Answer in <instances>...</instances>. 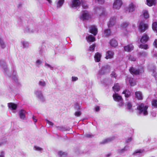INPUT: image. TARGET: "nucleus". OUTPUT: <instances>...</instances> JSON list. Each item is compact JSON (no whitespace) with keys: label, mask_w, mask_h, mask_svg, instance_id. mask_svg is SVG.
<instances>
[{"label":"nucleus","mask_w":157,"mask_h":157,"mask_svg":"<svg viewBox=\"0 0 157 157\" xmlns=\"http://www.w3.org/2000/svg\"><path fill=\"white\" fill-rule=\"evenodd\" d=\"M148 25L147 24L144 23L142 21L140 22L138 29L141 33L144 32L148 28Z\"/></svg>","instance_id":"nucleus-5"},{"label":"nucleus","mask_w":157,"mask_h":157,"mask_svg":"<svg viewBox=\"0 0 157 157\" xmlns=\"http://www.w3.org/2000/svg\"><path fill=\"white\" fill-rule=\"evenodd\" d=\"M129 82L131 86H134L136 84V83L133 81V78H131L129 80Z\"/></svg>","instance_id":"nucleus-32"},{"label":"nucleus","mask_w":157,"mask_h":157,"mask_svg":"<svg viewBox=\"0 0 157 157\" xmlns=\"http://www.w3.org/2000/svg\"><path fill=\"white\" fill-rule=\"evenodd\" d=\"M113 97L115 101L117 102L121 101L122 102L121 105V106L123 105V99L121 96L120 95L117 93H115L114 94H113Z\"/></svg>","instance_id":"nucleus-6"},{"label":"nucleus","mask_w":157,"mask_h":157,"mask_svg":"<svg viewBox=\"0 0 157 157\" xmlns=\"http://www.w3.org/2000/svg\"><path fill=\"white\" fill-rule=\"evenodd\" d=\"M112 89L114 92L116 93V92H118L120 90L121 87L118 83H115L113 86Z\"/></svg>","instance_id":"nucleus-15"},{"label":"nucleus","mask_w":157,"mask_h":157,"mask_svg":"<svg viewBox=\"0 0 157 157\" xmlns=\"http://www.w3.org/2000/svg\"><path fill=\"white\" fill-rule=\"evenodd\" d=\"M100 9H98V8H97V10H100Z\"/></svg>","instance_id":"nucleus-57"},{"label":"nucleus","mask_w":157,"mask_h":157,"mask_svg":"<svg viewBox=\"0 0 157 157\" xmlns=\"http://www.w3.org/2000/svg\"><path fill=\"white\" fill-rule=\"evenodd\" d=\"M152 28L153 30L157 33V22H154L152 24Z\"/></svg>","instance_id":"nucleus-25"},{"label":"nucleus","mask_w":157,"mask_h":157,"mask_svg":"<svg viewBox=\"0 0 157 157\" xmlns=\"http://www.w3.org/2000/svg\"><path fill=\"white\" fill-rule=\"evenodd\" d=\"M36 63L37 64L39 65L41 63V62L40 59H37L36 61Z\"/></svg>","instance_id":"nucleus-49"},{"label":"nucleus","mask_w":157,"mask_h":157,"mask_svg":"<svg viewBox=\"0 0 157 157\" xmlns=\"http://www.w3.org/2000/svg\"><path fill=\"white\" fill-rule=\"evenodd\" d=\"M1 145V144H0V146Z\"/></svg>","instance_id":"nucleus-60"},{"label":"nucleus","mask_w":157,"mask_h":157,"mask_svg":"<svg viewBox=\"0 0 157 157\" xmlns=\"http://www.w3.org/2000/svg\"><path fill=\"white\" fill-rule=\"evenodd\" d=\"M128 25V23L126 22H123L121 25V26L123 28H125Z\"/></svg>","instance_id":"nucleus-36"},{"label":"nucleus","mask_w":157,"mask_h":157,"mask_svg":"<svg viewBox=\"0 0 157 157\" xmlns=\"http://www.w3.org/2000/svg\"><path fill=\"white\" fill-rule=\"evenodd\" d=\"M98 14H99V15H101V14H102V13H98Z\"/></svg>","instance_id":"nucleus-58"},{"label":"nucleus","mask_w":157,"mask_h":157,"mask_svg":"<svg viewBox=\"0 0 157 157\" xmlns=\"http://www.w3.org/2000/svg\"><path fill=\"white\" fill-rule=\"evenodd\" d=\"M110 69L111 68L109 65H105L99 70L98 74L101 75H104L109 72Z\"/></svg>","instance_id":"nucleus-3"},{"label":"nucleus","mask_w":157,"mask_h":157,"mask_svg":"<svg viewBox=\"0 0 157 157\" xmlns=\"http://www.w3.org/2000/svg\"><path fill=\"white\" fill-rule=\"evenodd\" d=\"M78 79V78L76 77L73 76L72 77V81H77Z\"/></svg>","instance_id":"nucleus-43"},{"label":"nucleus","mask_w":157,"mask_h":157,"mask_svg":"<svg viewBox=\"0 0 157 157\" xmlns=\"http://www.w3.org/2000/svg\"><path fill=\"white\" fill-rule=\"evenodd\" d=\"M112 140V138H107L105 139L102 142V143L103 144L109 142H110Z\"/></svg>","instance_id":"nucleus-35"},{"label":"nucleus","mask_w":157,"mask_h":157,"mask_svg":"<svg viewBox=\"0 0 157 157\" xmlns=\"http://www.w3.org/2000/svg\"><path fill=\"white\" fill-rule=\"evenodd\" d=\"M151 105L154 108H157V99H153L151 102Z\"/></svg>","instance_id":"nucleus-27"},{"label":"nucleus","mask_w":157,"mask_h":157,"mask_svg":"<svg viewBox=\"0 0 157 157\" xmlns=\"http://www.w3.org/2000/svg\"><path fill=\"white\" fill-rule=\"evenodd\" d=\"M46 121H47V124H48L49 125H51L52 126L53 125V123L52 122L49 121L48 120H46Z\"/></svg>","instance_id":"nucleus-42"},{"label":"nucleus","mask_w":157,"mask_h":157,"mask_svg":"<svg viewBox=\"0 0 157 157\" xmlns=\"http://www.w3.org/2000/svg\"><path fill=\"white\" fill-rule=\"evenodd\" d=\"M134 47L132 44L128 45L124 47V50L125 52H130L133 50Z\"/></svg>","instance_id":"nucleus-18"},{"label":"nucleus","mask_w":157,"mask_h":157,"mask_svg":"<svg viewBox=\"0 0 157 157\" xmlns=\"http://www.w3.org/2000/svg\"><path fill=\"white\" fill-rule=\"evenodd\" d=\"M95 1L100 4H102L104 2V0H95Z\"/></svg>","instance_id":"nucleus-41"},{"label":"nucleus","mask_w":157,"mask_h":157,"mask_svg":"<svg viewBox=\"0 0 157 157\" xmlns=\"http://www.w3.org/2000/svg\"><path fill=\"white\" fill-rule=\"evenodd\" d=\"M39 93L40 94V95H38V98H40V97H42V93L41 91H36V94Z\"/></svg>","instance_id":"nucleus-44"},{"label":"nucleus","mask_w":157,"mask_h":157,"mask_svg":"<svg viewBox=\"0 0 157 157\" xmlns=\"http://www.w3.org/2000/svg\"><path fill=\"white\" fill-rule=\"evenodd\" d=\"M116 21V19L115 17H113L111 18L109 20L108 26L111 27L113 26L115 24Z\"/></svg>","instance_id":"nucleus-16"},{"label":"nucleus","mask_w":157,"mask_h":157,"mask_svg":"<svg viewBox=\"0 0 157 157\" xmlns=\"http://www.w3.org/2000/svg\"><path fill=\"white\" fill-rule=\"evenodd\" d=\"M95 110L97 112L99 110V107L98 106L96 107L95 108Z\"/></svg>","instance_id":"nucleus-50"},{"label":"nucleus","mask_w":157,"mask_h":157,"mask_svg":"<svg viewBox=\"0 0 157 157\" xmlns=\"http://www.w3.org/2000/svg\"><path fill=\"white\" fill-rule=\"evenodd\" d=\"M106 56L105 58L106 59H111L113 57L114 52L111 50H108L106 52Z\"/></svg>","instance_id":"nucleus-10"},{"label":"nucleus","mask_w":157,"mask_h":157,"mask_svg":"<svg viewBox=\"0 0 157 157\" xmlns=\"http://www.w3.org/2000/svg\"><path fill=\"white\" fill-rule=\"evenodd\" d=\"M122 5V2L121 0H116L114 2L113 8L116 10H119Z\"/></svg>","instance_id":"nucleus-7"},{"label":"nucleus","mask_w":157,"mask_h":157,"mask_svg":"<svg viewBox=\"0 0 157 157\" xmlns=\"http://www.w3.org/2000/svg\"><path fill=\"white\" fill-rule=\"evenodd\" d=\"M122 94H124V96L126 98H128L131 95V92L130 91L128 90H125L123 91Z\"/></svg>","instance_id":"nucleus-22"},{"label":"nucleus","mask_w":157,"mask_h":157,"mask_svg":"<svg viewBox=\"0 0 157 157\" xmlns=\"http://www.w3.org/2000/svg\"><path fill=\"white\" fill-rule=\"evenodd\" d=\"M46 0L47 1H48V2L49 3H51L52 2V1H51V0Z\"/></svg>","instance_id":"nucleus-54"},{"label":"nucleus","mask_w":157,"mask_h":157,"mask_svg":"<svg viewBox=\"0 0 157 157\" xmlns=\"http://www.w3.org/2000/svg\"><path fill=\"white\" fill-rule=\"evenodd\" d=\"M101 55L98 52H96L94 56V58L96 62H99L100 61Z\"/></svg>","instance_id":"nucleus-19"},{"label":"nucleus","mask_w":157,"mask_h":157,"mask_svg":"<svg viewBox=\"0 0 157 157\" xmlns=\"http://www.w3.org/2000/svg\"><path fill=\"white\" fill-rule=\"evenodd\" d=\"M67 154L66 153L61 151H59L58 152V155L60 157H66Z\"/></svg>","instance_id":"nucleus-24"},{"label":"nucleus","mask_w":157,"mask_h":157,"mask_svg":"<svg viewBox=\"0 0 157 157\" xmlns=\"http://www.w3.org/2000/svg\"><path fill=\"white\" fill-rule=\"evenodd\" d=\"M136 8V5L132 2H131L126 9V11L128 13H132L134 12Z\"/></svg>","instance_id":"nucleus-4"},{"label":"nucleus","mask_w":157,"mask_h":157,"mask_svg":"<svg viewBox=\"0 0 157 157\" xmlns=\"http://www.w3.org/2000/svg\"><path fill=\"white\" fill-rule=\"evenodd\" d=\"M39 84L42 86H44L45 85V83L44 81H40L39 82Z\"/></svg>","instance_id":"nucleus-40"},{"label":"nucleus","mask_w":157,"mask_h":157,"mask_svg":"<svg viewBox=\"0 0 157 157\" xmlns=\"http://www.w3.org/2000/svg\"><path fill=\"white\" fill-rule=\"evenodd\" d=\"M90 33L93 34L94 36L97 35L98 33V29L95 26H91L90 27Z\"/></svg>","instance_id":"nucleus-12"},{"label":"nucleus","mask_w":157,"mask_h":157,"mask_svg":"<svg viewBox=\"0 0 157 157\" xmlns=\"http://www.w3.org/2000/svg\"><path fill=\"white\" fill-rule=\"evenodd\" d=\"M0 44L2 48H5V45L4 44V42L1 39H0Z\"/></svg>","instance_id":"nucleus-39"},{"label":"nucleus","mask_w":157,"mask_h":157,"mask_svg":"<svg viewBox=\"0 0 157 157\" xmlns=\"http://www.w3.org/2000/svg\"><path fill=\"white\" fill-rule=\"evenodd\" d=\"M26 112V111L23 109H21L19 111V115L20 118L22 120H24L25 119V113Z\"/></svg>","instance_id":"nucleus-14"},{"label":"nucleus","mask_w":157,"mask_h":157,"mask_svg":"<svg viewBox=\"0 0 157 157\" xmlns=\"http://www.w3.org/2000/svg\"><path fill=\"white\" fill-rule=\"evenodd\" d=\"M35 147L36 150H37L38 151H41L42 149V148L38 147L35 146Z\"/></svg>","instance_id":"nucleus-46"},{"label":"nucleus","mask_w":157,"mask_h":157,"mask_svg":"<svg viewBox=\"0 0 157 157\" xmlns=\"http://www.w3.org/2000/svg\"><path fill=\"white\" fill-rule=\"evenodd\" d=\"M86 137L87 138H92L94 137V136L92 135L86 134Z\"/></svg>","instance_id":"nucleus-45"},{"label":"nucleus","mask_w":157,"mask_h":157,"mask_svg":"<svg viewBox=\"0 0 157 157\" xmlns=\"http://www.w3.org/2000/svg\"><path fill=\"white\" fill-rule=\"evenodd\" d=\"M131 57V56H130L129 57V59H130V57Z\"/></svg>","instance_id":"nucleus-59"},{"label":"nucleus","mask_w":157,"mask_h":157,"mask_svg":"<svg viewBox=\"0 0 157 157\" xmlns=\"http://www.w3.org/2000/svg\"><path fill=\"white\" fill-rule=\"evenodd\" d=\"M104 34L107 36H109L111 35V32L110 29H107L105 30Z\"/></svg>","instance_id":"nucleus-29"},{"label":"nucleus","mask_w":157,"mask_h":157,"mask_svg":"<svg viewBox=\"0 0 157 157\" xmlns=\"http://www.w3.org/2000/svg\"><path fill=\"white\" fill-rule=\"evenodd\" d=\"M95 46L96 45L95 44H93L91 45L89 47V50L92 52H94V50Z\"/></svg>","instance_id":"nucleus-31"},{"label":"nucleus","mask_w":157,"mask_h":157,"mask_svg":"<svg viewBox=\"0 0 157 157\" xmlns=\"http://www.w3.org/2000/svg\"><path fill=\"white\" fill-rule=\"evenodd\" d=\"M139 56L143 57H145L147 56V53L146 52L142 51L139 52Z\"/></svg>","instance_id":"nucleus-34"},{"label":"nucleus","mask_w":157,"mask_h":157,"mask_svg":"<svg viewBox=\"0 0 157 157\" xmlns=\"http://www.w3.org/2000/svg\"><path fill=\"white\" fill-rule=\"evenodd\" d=\"M110 155V154H107V155H106L105 156H106V157H109Z\"/></svg>","instance_id":"nucleus-55"},{"label":"nucleus","mask_w":157,"mask_h":157,"mask_svg":"<svg viewBox=\"0 0 157 157\" xmlns=\"http://www.w3.org/2000/svg\"><path fill=\"white\" fill-rule=\"evenodd\" d=\"M132 61H135V59L134 58H133V59H131Z\"/></svg>","instance_id":"nucleus-56"},{"label":"nucleus","mask_w":157,"mask_h":157,"mask_svg":"<svg viewBox=\"0 0 157 157\" xmlns=\"http://www.w3.org/2000/svg\"><path fill=\"white\" fill-rule=\"evenodd\" d=\"M139 48L141 49H143L145 50H146L148 48V46L147 44H141L140 45Z\"/></svg>","instance_id":"nucleus-30"},{"label":"nucleus","mask_w":157,"mask_h":157,"mask_svg":"<svg viewBox=\"0 0 157 157\" xmlns=\"http://www.w3.org/2000/svg\"><path fill=\"white\" fill-rule=\"evenodd\" d=\"M135 98L138 100H141L143 99L142 94L141 92L136 91L135 93Z\"/></svg>","instance_id":"nucleus-17"},{"label":"nucleus","mask_w":157,"mask_h":157,"mask_svg":"<svg viewBox=\"0 0 157 157\" xmlns=\"http://www.w3.org/2000/svg\"><path fill=\"white\" fill-rule=\"evenodd\" d=\"M110 76L112 78L114 77L115 78H116L117 77V75L115 72H114V71H112L111 74H110Z\"/></svg>","instance_id":"nucleus-37"},{"label":"nucleus","mask_w":157,"mask_h":157,"mask_svg":"<svg viewBox=\"0 0 157 157\" xmlns=\"http://www.w3.org/2000/svg\"><path fill=\"white\" fill-rule=\"evenodd\" d=\"M129 71L131 74L136 75L144 73V69L143 67H141L139 69H136L133 67H132L129 68Z\"/></svg>","instance_id":"nucleus-2"},{"label":"nucleus","mask_w":157,"mask_h":157,"mask_svg":"<svg viewBox=\"0 0 157 157\" xmlns=\"http://www.w3.org/2000/svg\"><path fill=\"white\" fill-rule=\"evenodd\" d=\"M87 39L88 42H93L96 40L95 37L91 35L89 36L87 38Z\"/></svg>","instance_id":"nucleus-23"},{"label":"nucleus","mask_w":157,"mask_h":157,"mask_svg":"<svg viewBox=\"0 0 157 157\" xmlns=\"http://www.w3.org/2000/svg\"><path fill=\"white\" fill-rule=\"evenodd\" d=\"M4 152L2 151L1 153V155H0V157H4Z\"/></svg>","instance_id":"nucleus-52"},{"label":"nucleus","mask_w":157,"mask_h":157,"mask_svg":"<svg viewBox=\"0 0 157 157\" xmlns=\"http://www.w3.org/2000/svg\"><path fill=\"white\" fill-rule=\"evenodd\" d=\"M143 15L145 18L147 19L149 18V14L147 10H145L143 13Z\"/></svg>","instance_id":"nucleus-33"},{"label":"nucleus","mask_w":157,"mask_h":157,"mask_svg":"<svg viewBox=\"0 0 157 157\" xmlns=\"http://www.w3.org/2000/svg\"><path fill=\"white\" fill-rule=\"evenodd\" d=\"M109 43L110 46L112 47L115 48L118 45V42L115 38H113L110 40Z\"/></svg>","instance_id":"nucleus-11"},{"label":"nucleus","mask_w":157,"mask_h":157,"mask_svg":"<svg viewBox=\"0 0 157 157\" xmlns=\"http://www.w3.org/2000/svg\"><path fill=\"white\" fill-rule=\"evenodd\" d=\"M8 105L10 108L11 109L13 110L16 109L17 107V104L12 102L8 103Z\"/></svg>","instance_id":"nucleus-21"},{"label":"nucleus","mask_w":157,"mask_h":157,"mask_svg":"<svg viewBox=\"0 0 157 157\" xmlns=\"http://www.w3.org/2000/svg\"><path fill=\"white\" fill-rule=\"evenodd\" d=\"M81 114V113L80 111H79L77 112H75V115L77 117H78L80 116Z\"/></svg>","instance_id":"nucleus-38"},{"label":"nucleus","mask_w":157,"mask_h":157,"mask_svg":"<svg viewBox=\"0 0 157 157\" xmlns=\"http://www.w3.org/2000/svg\"><path fill=\"white\" fill-rule=\"evenodd\" d=\"M153 44H154L155 47H157V39H156L154 41Z\"/></svg>","instance_id":"nucleus-47"},{"label":"nucleus","mask_w":157,"mask_h":157,"mask_svg":"<svg viewBox=\"0 0 157 157\" xmlns=\"http://www.w3.org/2000/svg\"><path fill=\"white\" fill-rule=\"evenodd\" d=\"M126 106L128 109L129 110L132 109V105L131 102H128L126 104Z\"/></svg>","instance_id":"nucleus-26"},{"label":"nucleus","mask_w":157,"mask_h":157,"mask_svg":"<svg viewBox=\"0 0 157 157\" xmlns=\"http://www.w3.org/2000/svg\"><path fill=\"white\" fill-rule=\"evenodd\" d=\"M64 0H59L57 4V7L59 8L61 7L63 4Z\"/></svg>","instance_id":"nucleus-28"},{"label":"nucleus","mask_w":157,"mask_h":157,"mask_svg":"<svg viewBox=\"0 0 157 157\" xmlns=\"http://www.w3.org/2000/svg\"><path fill=\"white\" fill-rule=\"evenodd\" d=\"M149 39V37L147 34L143 35L140 39V41L142 43H145Z\"/></svg>","instance_id":"nucleus-13"},{"label":"nucleus","mask_w":157,"mask_h":157,"mask_svg":"<svg viewBox=\"0 0 157 157\" xmlns=\"http://www.w3.org/2000/svg\"><path fill=\"white\" fill-rule=\"evenodd\" d=\"M33 118L34 121V122H37V120L35 118L34 116L33 117Z\"/></svg>","instance_id":"nucleus-53"},{"label":"nucleus","mask_w":157,"mask_h":157,"mask_svg":"<svg viewBox=\"0 0 157 157\" xmlns=\"http://www.w3.org/2000/svg\"><path fill=\"white\" fill-rule=\"evenodd\" d=\"M148 106L147 105H144L143 103H140L137 106V109L139 111L140 114L143 113L144 116H146L148 114L147 111Z\"/></svg>","instance_id":"nucleus-1"},{"label":"nucleus","mask_w":157,"mask_h":157,"mask_svg":"<svg viewBox=\"0 0 157 157\" xmlns=\"http://www.w3.org/2000/svg\"><path fill=\"white\" fill-rule=\"evenodd\" d=\"M81 17L83 20H89L90 18L88 12L87 11L83 12Z\"/></svg>","instance_id":"nucleus-9"},{"label":"nucleus","mask_w":157,"mask_h":157,"mask_svg":"<svg viewBox=\"0 0 157 157\" xmlns=\"http://www.w3.org/2000/svg\"><path fill=\"white\" fill-rule=\"evenodd\" d=\"M45 66H47L48 67H50V68L52 67L51 65L50 64L47 63L46 62H45Z\"/></svg>","instance_id":"nucleus-51"},{"label":"nucleus","mask_w":157,"mask_h":157,"mask_svg":"<svg viewBox=\"0 0 157 157\" xmlns=\"http://www.w3.org/2000/svg\"><path fill=\"white\" fill-rule=\"evenodd\" d=\"M143 152V151L141 150H140L137 151H136L135 152V153H142Z\"/></svg>","instance_id":"nucleus-48"},{"label":"nucleus","mask_w":157,"mask_h":157,"mask_svg":"<svg viewBox=\"0 0 157 157\" xmlns=\"http://www.w3.org/2000/svg\"><path fill=\"white\" fill-rule=\"evenodd\" d=\"M147 4L149 6H151L156 4V0H147Z\"/></svg>","instance_id":"nucleus-20"},{"label":"nucleus","mask_w":157,"mask_h":157,"mask_svg":"<svg viewBox=\"0 0 157 157\" xmlns=\"http://www.w3.org/2000/svg\"><path fill=\"white\" fill-rule=\"evenodd\" d=\"M81 2L79 0H73L70 6L74 9H76L79 6Z\"/></svg>","instance_id":"nucleus-8"}]
</instances>
